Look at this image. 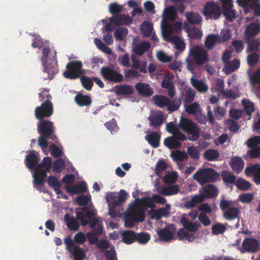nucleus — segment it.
I'll list each match as a JSON object with an SVG mask.
<instances>
[{
	"label": "nucleus",
	"mask_w": 260,
	"mask_h": 260,
	"mask_svg": "<svg viewBox=\"0 0 260 260\" xmlns=\"http://www.w3.org/2000/svg\"><path fill=\"white\" fill-rule=\"evenodd\" d=\"M166 202L165 198L158 194H153L151 198H136L134 203L129 205L130 215L136 221L142 222L146 216L145 212L148 208L154 207V202L162 205Z\"/></svg>",
	"instance_id": "f257e3e1"
},
{
	"label": "nucleus",
	"mask_w": 260,
	"mask_h": 260,
	"mask_svg": "<svg viewBox=\"0 0 260 260\" xmlns=\"http://www.w3.org/2000/svg\"><path fill=\"white\" fill-rule=\"evenodd\" d=\"M41 117H37L35 116L37 119L39 120L37 123V129L40 136L38 138V144L44 151L47 148L49 144V141L56 142L57 137L55 134V127L54 123L48 120L44 119L50 117L51 115L45 116V112H42L41 114Z\"/></svg>",
	"instance_id": "f03ea898"
},
{
	"label": "nucleus",
	"mask_w": 260,
	"mask_h": 260,
	"mask_svg": "<svg viewBox=\"0 0 260 260\" xmlns=\"http://www.w3.org/2000/svg\"><path fill=\"white\" fill-rule=\"evenodd\" d=\"M39 101H44L40 106L36 107L35 115L37 117H41L42 112H45V116L52 115L53 113V105L51 100L52 96L49 93V90L47 88L43 89V91L39 94Z\"/></svg>",
	"instance_id": "7ed1b4c3"
},
{
	"label": "nucleus",
	"mask_w": 260,
	"mask_h": 260,
	"mask_svg": "<svg viewBox=\"0 0 260 260\" xmlns=\"http://www.w3.org/2000/svg\"><path fill=\"white\" fill-rule=\"evenodd\" d=\"M219 177V173L211 168L200 169L192 176L193 179L202 185L215 182Z\"/></svg>",
	"instance_id": "20e7f679"
},
{
	"label": "nucleus",
	"mask_w": 260,
	"mask_h": 260,
	"mask_svg": "<svg viewBox=\"0 0 260 260\" xmlns=\"http://www.w3.org/2000/svg\"><path fill=\"white\" fill-rule=\"evenodd\" d=\"M178 126L189 135L188 140L195 141L199 138L200 129L198 125L190 120L181 117Z\"/></svg>",
	"instance_id": "39448f33"
},
{
	"label": "nucleus",
	"mask_w": 260,
	"mask_h": 260,
	"mask_svg": "<svg viewBox=\"0 0 260 260\" xmlns=\"http://www.w3.org/2000/svg\"><path fill=\"white\" fill-rule=\"evenodd\" d=\"M198 66H203L209 60L207 51L203 47L196 45L190 48L189 54Z\"/></svg>",
	"instance_id": "423d86ee"
},
{
	"label": "nucleus",
	"mask_w": 260,
	"mask_h": 260,
	"mask_svg": "<svg viewBox=\"0 0 260 260\" xmlns=\"http://www.w3.org/2000/svg\"><path fill=\"white\" fill-rule=\"evenodd\" d=\"M82 67V62L80 60H74L68 62L66 66L67 71L63 73V76L72 80L79 78L84 73L81 70Z\"/></svg>",
	"instance_id": "0eeeda50"
},
{
	"label": "nucleus",
	"mask_w": 260,
	"mask_h": 260,
	"mask_svg": "<svg viewBox=\"0 0 260 260\" xmlns=\"http://www.w3.org/2000/svg\"><path fill=\"white\" fill-rule=\"evenodd\" d=\"M203 14L207 19L216 20L220 17L222 11L217 3L214 2H208L204 7Z\"/></svg>",
	"instance_id": "6e6552de"
},
{
	"label": "nucleus",
	"mask_w": 260,
	"mask_h": 260,
	"mask_svg": "<svg viewBox=\"0 0 260 260\" xmlns=\"http://www.w3.org/2000/svg\"><path fill=\"white\" fill-rule=\"evenodd\" d=\"M67 250L74 255L75 260H84L86 257L84 250L78 245H75L71 238L69 236L64 239Z\"/></svg>",
	"instance_id": "1a4fd4ad"
},
{
	"label": "nucleus",
	"mask_w": 260,
	"mask_h": 260,
	"mask_svg": "<svg viewBox=\"0 0 260 260\" xmlns=\"http://www.w3.org/2000/svg\"><path fill=\"white\" fill-rule=\"evenodd\" d=\"M100 72L105 80L113 83H120L123 79L121 74L109 67H102Z\"/></svg>",
	"instance_id": "9d476101"
},
{
	"label": "nucleus",
	"mask_w": 260,
	"mask_h": 260,
	"mask_svg": "<svg viewBox=\"0 0 260 260\" xmlns=\"http://www.w3.org/2000/svg\"><path fill=\"white\" fill-rule=\"evenodd\" d=\"M77 218L80 220L81 225L85 226L89 223L88 220L95 218V209H89L88 207H82L76 211Z\"/></svg>",
	"instance_id": "9b49d317"
},
{
	"label": "nucleus",
	"mask_w": 260,
	"mask_h": 260,
	"mask_svg": "<svg viewBox=\"0 0 260 260\" xmlns=\"http://www.w3.org/2000/svg\"><path fill=\"white\" fill-rule=\"evenodd\" d=\"M128 194L127 192L121 189L119 195H115L114 193H110L106 197L107 202L108 204V207H120L123 205Z\"/></svg>",
	"instance_id": "f8f14e48"
},
{
	"label": "nucleus",
	"mask_w": 260,
	"mask_h": 260,
	"mask_svg": "<svg viewBox=\"0 0 260 260\" xmlns=\"http://www.w3.org/2000/svg\"><path fill=\"white\" fill-rule=\"evenodd\" d=\"M50 59L52 60V62L50 63H47V62L42 63L43 66L44 72L47 73L48 78L51 80L54 78L55 75L58 72L56 51L53 52V55Z\"/></svg>",
	"instance_id": "ddd939ff"
},
{
	"label": "nucleus",
	"mask_w": 260,
	"mask_h": 260,
	"mask_svg": "<svg viewBox=\"0 0 260 260\" xmlns=\"http://www.w3.org/2000/svg\"><path fill=\"white\" fill-rule=\"evenodd\" d=\"M176 229L174 225L170 224L157 231L159 239L163 242H169L174 239Z\"/></svg>",
	"instance_id": "4468645a"
},
{
	"label": "nucleus",
	"mask_w": 260,
	"mask_h": 260,
	"mask_svg": "<svg viewBox=\"0 0 260 260\" xmlns=\"http://www.w3.org/2000/svg\"><path fill=\"white\" fill-rule=\"evenodd\" d=\"M219 190L213 184H208L204 186L201 190V193L199 194L203 199V202L208 199H212L218 196Z\"/></svg>",
	"instance_id": "2eb2a0df"
},
{
	"label": "nucleus",
	"mask_w": 260,
	"mask_h": 260,
	"mask_svg": "<svg viewBox=\"0 0 260 260\" xmlns=\"http://www.w3.org/2000/svg\"><path fill=\"white\" fill-rule=\"evenodd\" d=\"M258 241L255 238H247L244 240L242 244V247L244 251L254 253L257 251L258 248Z\"/></svg>",
	"instance_id": "dca6fc26"
},
{
	"label": "nucleus",
	"mask_w": 260,
	"mask_h": 260,
	"mask_svg": "<svg viewBox=\"0 0 260 260\" xmlns=\"http://www.w3.org/2000/svg\"><path fill=\"white\" fill-rule=\"evenodd\" d=\"M245 174L247 176H253V180L256 185H260V165L255 164L247 167Z\"/></svg>",
	"instance_id": "f3484780"
},
{
	"label": "nucleus",
	"mask_w": 260,
	"mask_h": 260,
	"mask_svg": "<svg viewBox=\"0 0 260 260\" xmlns=\"http://www.w3.org/2000/svg\"><path fill=\"white\" fill-rule=\"evenodd\" d=\"M64 187L66 191L72 195L84 192L87 190L86 184L84 181H81L76 185H65Z\"/></svg>",
	"instance_id": "a211bd4d"
},
{
	"label": "nucleus",
	"mask_w": 260,
	"mask_h": 260,
	"mask_svg": "<svg viewBox=\"0 0 260 260\" xmlns=\"http://www.w3.org/2000/svg\"><path fill=\"white\" fill-rule=\"evenodd\" d=\"M135 87L138 92L143 96H150L154 92L153 89L148 84L139 82L135 85Z\"/></svg>",
	"instance_id": "6ab92c4d"
},
{
	"label": "nucleus",
	"mask_w": 260,
	"mask_h": 260,
	"mask_svg": "<svg viewBox=\"0 0 260 260\" xmlns=\"http://www.w3.org/2000/svg\"><path fill=\"white\" fill-rule=\"evenodd\" d=\"M111 22L117 25H129L132 23L131 17L128 15L121 14L110 18Z\"/></svg>",
	"instance_id": "aec40b11"
},
{
	"label": "nucleus",
	"mask_w": 260,
	"mask_h": 260,
	"mask_svg": "<svg viewBox=\"0 0 260 260\" xmlns=\"http://www.w3.org/2000/svg\"><path fill=\"white\" fill-rule=\"evenodd\" d=\"M35 171V173L33 175V182L35 187H36L37 185H40L43 184L48 172L42 169L38 170V167H36Z\"/></svg>",
	"instance_id": "412c9836"
},
{
	"label": "nucleus",
	"mask_w": 260,
	"mask_h": 260,
	"mask_svg": "<svg viewBox=\"0 0 260 260\" xmlns=\"http://www.w3.org/2000/svg\"><path fill=\"white\" fill-rule=\"evenodd\" d=\"M230 165L236 174H239L242 172L244 168V162L241 157L235 156L230 161Z\"/></svg>",
	"instance_id": "4be33fe9"
},
{
	"label": "nucleus",
	"mask_w": 260,
	"mask_h": 260,
	"mask_svg": "<svg viewBox=\"0 0 260 260\" xmlns=\"http://www.w3.org/2000/svg\"><path fill=\"white\" fill-rule=\"evenodd\" d=\"M145 139L151 146L156 148L159 146L160 135L156 132H152L146 136Z\"/></svg>",
	"instance_id": "5701e85b"
},
{
	"label": "nucleus",
	"mask_w": 260,
	"mask_h": 260,
	"mask_svg": "<svg viewBox=\"0 0 260 260\" xmlns=\"http://www.w3.org/2000/svg\"><path fill=\"white\" fill-rule=\"evenodd\" d=\"M39 158L36 154L30 153L26 156L25 165L30 170L35 169L39 165Z\"/></svg>",
	"instance_id": "b1692460"
},
{
	"label": "nucleus",
	"mask_w": 260,
	"mask_h": 260,
	"mask_svg": "<svg viewBox=\"0 0 260 260\" xmlns=\"http://www.w3.org/2000/svg\"><path fill=\"white\" fill-rule=\"evenodd\" d=\"M185 16L187 22L191 24H199L202 20V16L197 12H187Z\"/></svg>",
	"instance_id": "393cba45"
},
{
	"label": "nucleus",
	"mask_w": 260,
	"mask_h": 260,
	"mask_svg": "<svg viewBox=\"0 0 260 260\" xmlns=\"http://www.w3.org/2000/svg\"><path fill=\"white\" fill-rule=\"evenodd\" d=\"M221 176L226 186H229L230 184H236L237 181L236 176L233 174V173L226 170H223L221 172Z\"/></svg>",
	"instance_id": "a878e982"
},
{
	"label": "nucleus",
	"mask_w": 260,
	"mask_h": 260,
	"mask_svg": "<svg viewBox=\"0 0 260 260\" xmlns=\"http://www.w3.org/2000/svg\"><path fill=\"white\" fill-rule=\"evenodd\" d=\"M164 19L168 21H174L177 17L176 9L174 6H169L163 12Z\"/></svg>",
	"instance_id": "bb28decb"
},
{
	"label": "nucleus",
	"mask_w": 260,
	"mask_h": 260,
	"mask_svg": "<svg viewBox=\"0 0 260 260\" xmlns=\"http://www.w3.org/2000/svg\"><path fill=\"white\" fill-rule=\"evenodd\" d=\"M180 223L182 224L184 229L192 232H196L201 226V224L199 222L189 221L184 217L181 218Z\"/></svg>",
	"instance_id": "cd10ccee"
},
{
	"label": "nucleus",
	"mask_w": 260,
	"mask_h": 260,
	"mask_svg": "<svg viewBox=\"0 0 260 260\" xmlns=\"http://www.w3.org/2000/svg\"><path fill=\"white\" fill-rule=\"evenodd\" d=\"M240 210L236 207H231L223 212V216L228 220H233L239 217Z\"/></svg>",
	"instance_id": "c85d7f7f"
},
{
	"label": "nucleus",
	"mask_w": 260,
	"mask_h": 260,
	"mask_svg": "<svg viewBox=\"0 0 260 260\" xmlns=\"http://www.w3.org/2000/svg\"><path fill=\"white\" fill-rule=\"evenodd\" d=\"M75 101L80 107L89 106L92 103L91 99L89 95H84L81 93H79L75 96Z\"/></svg>",
	"instance_id": "c756f323"
},
{
	"label": "nucleus",
	"mask_w": 260,
	"mask_h": 260,
	"mask_svg": "<svg viewBox=\"0 0 260 260\" xmlns=\"http://www.w3.org/2000/svg\"><path fill=\"white\" fill-rule=\"evenodd\" d=\"M140 30L144 37H149L153 30V24L150 21H145L141 24Z\"/></svg>",
	"instance_id": "7c9ffc66"
},
{
	"label": "nucleus",
	"mask_w": 260,
	"mask_h": 260,
	"mask_svg": "<svg viewBox=\"0 0 260 260\" xmlns=\"http://www.w3.org/2000/svg\"><path fill=\"white\" fill-rule=\"evenodd\" d=\"M64 219L67 222L68 228L73 231H77L79 230L80 225L78 221L73 216H70L68 214L64 216Z\"/></svg>",
	"instance_id": "2f4dec72"
},
{
	"label": "nucleus",
	"mask_w": 260,
	"mask_h": 260,
	"mask_svg": "<svg viewBox=\"0 0 260 260\" xmlns=\"http://www.w3.org/2000/svg\"><path fill=\"white\" fill-rule=\"evenodd\" d=\"M88 221L89 226L92 229V231L99 236L101 235L103 232V226L100 223L99 219L95 217L88 220Z\"/></svg>",
	"instance_id": "473e14b6"
},
{
	"label": "nucleus",
	"mask_w": 260,
	"mask_h": 260,
	"mask_svg": "<svg viewBox=\"0 0 260 260\" xmlns=\"http://www.w3.org/2000/svg\"><path fill=\"white\" fill-rule=\"evenodd\" d=\"M150 47V43L149 42H142L136 45L133 49L134 53L137 55H142Z\"/></svg>",
	"instance_id": "72a5a7b5"
},
{
	"label": "nucleus",
	"mask_w": 260,
	"mask_h": 260,
	"mask_svg": "<svg viewBox=\"0 0 260 260\" xmlns=\"http://www.w3.org/2000/svg\"><path fill=\"white\" fill-rule=\"evenodd\" d=\"M153 101L156 106L160 108H162L167 106V105L169 104L170 99L165 95H155L153 98Z\"/></svg>",
	"instance_id": "f704fd0d"
},
{
	"label": "nucleus",
	"mask_w": 260,
	"mask_h": 260,
	"mask_svg": "<svg viewBox=\"0 0 260 260\" xmlns=\"http://www.w3.org/2000/svg\"><path fill=\"white\" fill-rule=\"evenodd\" d=\"M136 233L133 231L126 230L122 233L123 242L127 244H131L136 241Z\"/></svg>",
	"instance_id": "c9c22d12"
},
{
	"label": "nucleus",
	"mask_w": 260,
	"mask_h": 260,
	"mask_svg": "<svg viewBox=\"0 0 260 260\" xmlns=\"http://www.w3.org/2000/svg\"><path fill=\"white\" fill-rule=\"evenodd\" d=\"M217 43H221L220 37L215 34H211L207 37L205 45L208 49H211Z\"/></svg>",
	"instance_id": "e433bc0d"
},
{
	"label": "nucleus",
	"mask_w": 260,
	"mask_h": 260,
	"mask_svg": "<svg viewBox=\"0 0 260 260\" xmlns=\"http://www.w3.org/2000/svg\"><path fill=\"white\" fill-rule=\"evenodd\" d=\"M260 32V24L256 23H251L246 27L245 34L246 36L253 37Z\"/></svg>",
	"instance_id": "4c0bfd02"
},
{
	"label": "nucleus",
	"mask_w": 260,
	"mask_h": 260,
	"mask_svg": "<svg viewBox=\"0 0 260 260\" xmlns=\"http://www.w3.org/2000/svg\"><path fill=\"white\" fill-rule=\"evenodd\" d=\"M134 90L133 87L128 85L117 86L116 89V93L120 95H131L133 94Z\"/></svg>",
	"instance_id": "58836bf2"
},
{
	"label": "nucleus",
	"mask_w": 260,
	"mask_h": 260,
	"mask_svg": "<svg viewBox=\"0 0 260 260\" xmlns=\"http://www.w3.org/2000/svg\"><path fill=\"white\" fill-rule=\"evenodd\" d=\"M191 83L192 86L201 92H206L208 89V86L202 81L193 77L191 78Z\"/></svg>",
	"instance_id": "ea45409f"
},
{
	"label": "nucleus",
	"mask_w": 260,
	"mask_h": 260,
	"mask_svg": "<svg viewBox=\"0 0 260 260\" xmlns=\"http://www.w3.org/2000/svg\"><path fill=\"white\" fill-rule=\"evenodd\" d=\"M177 234L178 239L180 240H186L190 242L193 241L196 239V236L193 234L189 233L184 229H179Z\"/></svg>",
	"instance_id": "a19ab883"
},
{
	"label": "nucleus",
	"mask_w": 260,
	"mask_h": 260,
	"mask_svg": "<svg viewBox=\"0 0 260 260\" xmlns=\"http://www.w3.org/2000/svg\"><path fill=\"white\" fill-rule=\"evenodd\" d=\"M164 143L165 146L169 149L179 148L181 146V143L177 141L173 136L166 138Z\"/></svg>",
	"instance_id": "79ce46f5"
},
{
	"label": "nucleus",
	"mask_w": 260,
	"mask_h": 260,
	"mask_svg": "<svg viewBox=\"0 0 260 260\" xmlns=\"http://www.w3.org/2000/svg\"><path fill=\"white\" fill-rule=\"evenodd\" d=\"M203 202V199L201 196L199 194L193 196L190 200L184 202V206L187 209L194 208L197 204Z\"/></svg>",
	"instance_id": "37998d69"
},
{
	"label": "nucleus",
	"mask_w": 260,
	"mask_h": 260,
	"mask_svg": "<svg viewBox=\"0 0 260 260\" xmlns=\"http://www.w3.org/2000/svg\"><path fill=\"white\" fill-rule=\"evenodd\" d=\"M150 125L154 128L159 127L164 122V116L162 115L150 116L148 117Z\"/></svg>",
	"instance_id": "c03bdc74"
},
{
	"label": "nucleus",
	"mask_w": 260,
	"mask_h": 260,
	"mask_svg": "<svg viewBox=\"0 0 260 260\" xmlns=\"http://www.w3.org/2000/svg\"><path fill=\"white\" fill-rule=\"evenodd\" d=\"M240 64V62L237 59H234L233 60L229 61L224 66L226 73L228 74L233 72L239 68Z\"/></svg>",
	"instance_id": "a18cd8bd"
},
{
	"label": "nucleus",
	"mask_w": 260,
	"mask_h": 260,
	"mask_svg": "<svg viewBox=\"0 0 260 260\" xmlns=\"http://www.w3.org/2000/svg\"><path fill=\"white\" fill-rule=\"evenodd\" d=\"M233 6H229L227 7L222 8L224 16L229 21H232L234 19L236 18V12L233 9Z\"/></svg>",
	"instance_id": "49530a36"
},
{
	"label": "nucleus",
	"mask_w": 260,
	"mask_h": 260,
	"mask_svg": "<svg viewBox=\"0 0 260 260\" xmlns=\"http://www.w3.org/2000/svg\"><path fill=\"white\" fill-rule=\"evenodd\" d=\"M171 156L174 160L177 161H183L188 158V155L185 152L179 150L172 152Z\"/></svg>",
	"instance_id": "de8ad7c7"
},
{
	"label": "nucleus",
	"mask_w": 260,
	"mask_h": 260,
	"mask_svg": "<svg viewBox=\"0 0 260 260\" xmlns=\"http://www.w3.org/2000/svg\"><path fill=\"white\" fill-rule=\"evenodd\" d=\"M247 52L258 50L260 47V39H252L247 41Z\"/></svg>",
	"instance_id": "09e8293b"
},
{
	"label": "nucleus",
	"mask_w": 260,
	"mask_h": 260,
	"mask_svg": "<svg viewBox=\"0 0 260 260\" xmlns=\"http://www.w3.org/2000/svg\"><path fill=\"white\" fill-rule=\"evenodd\" d=\"M204 156L205 159L207 160L214 161L219 157L220 154L217 150L214 149H208L205 152Z\"/></svg>",
	"instance_id": "8fccbe9b"
},
{
	"label": "nucleus",
	"mask_w": 260,
	"mask_h": 260,
	"mask_svg": "<svg viewBox=\"0 0 260 260\" xmlns=\"http://www.w3.org/2000/svg\"><path fill=\"white\" fill-rule=\"evenodd\" d=\"M179 188L177 185L165 186L161 188V193L164 196H168L177 193Z\"/></svg>",
	"instance_id": "3c124183"
},
{
	"label": "nucleus",
	"mask_w": 260,
	"mask_h": 260,
	"mask_svg": "<svg viewBox=\"0 0 260 260\" xmlns=\"http://www.w3.org/2000/svg\"><path fill=\"white\" fill-rule=\"evenodd\" d=\"M169 103L167 107L168 110L171 113L177 110L179 108L181 105V98L178 99L175 98L172 101L170 99Z\"/></svg>",
	"instance_id": "603ef678"
},
{
	"label": "nucleus",
	"mask_w": 260,
	"mask_h": 260,
	"mask_svg": "<svg viewBox=\"0 0 260 260\" xmlns=\"http://www.w3.org/2000/svg\"><path fill=\"white\" fill-rule=\"evenodd\" d=\"M38 170L43 169L47 172H49L51 168V159L50 157H45L41 163L37 165Z\"/></svg>",
	"instance_id": "864d4df0"
},
{
	"label": "nucleus",
	"mask_w": 260,
	"mask_h": 260,
	"mask_svg": "<svg viewBox=\"0 0 260 260\" xmlns=\"http://www.w3.org/2000/svg\"><path fill=\"white\" fill-rule=\"evenodd\" d=\"M236 185L238 188L241 190H247L251 186V184L248 181L242 178H238L236 182Z\"/></svg>",
	"instance_id": "5fc2aeb1"
},
{
	"label": "nucleus",
	"mask_w": 260,
	"mask_h": 260,
	"mask_svg": "<svg viewBox=\"0 0 260 260\" xmlns=\"http://www.w3.org/2000/svg\"><path fill=\"white\" fill-rule=\"evenodd\" d=\"M65 167L64 161L62 159L55 160L53 163L52 171L57 173H60Z\"/></svg>",
	"instance_id": "6e6d98bb"
},
{
	"label": "nucleus",
	"mask_w": 260,
	"mask_h": 260,
	"mask_svg": "<svg viewBox=\"0 0 260 260\" xmlns=\"http://www.w3.org/2000/svg\"><path fill=\"white\" fill-rule=\"evenodd\" d=\"M245 144L250 149L258 147V145L260 144V136H255L251 137L247 140Z\"/></svg>",
	"instance_id": "4d7b16f0"
},
{
	"label": "nucleus",
	"mask_w": 260,
	"mask_h": 260,
	"mask_svg": "<svg viewBox=\"0 0 260 260\" xmlns=\"http://www.w3.org/2000/svg\"><path fill=\"white\" fill-rule=\"evenodd\" d=\"M83 87L87 90H91L93 85L92 78L83 76L80 78Z\"/></svg>",
	"instance_id": "13d9d810"
},
{
	"label": "nucleus",
	"mask_w": 260,
	"mask_h": 260,
	"mask_svg": "<svg viewBox=\"0 0 260 260\" xmlns=\"http://www.w3.org/2000/svg\"><path fill=\"white\" fill-rule=\"evenodd\" d=\"M242 104L244 106L245 111L248 115H251L254 111V104L249 100L244 99L242 101Z\"/></svg>",
	"instance_id": "bf43d9fd"
},
{
	"label": "nucleus",
	"mask_w": 260,
	"mask_h": 260,
	"mask_svg": "<svg viewBox=\"0 0 260 260\" xmlns=\"http://www.w3.org/2000/svg\"><path fill=\"white\" fill-rule=\"evenodd\" d=\"M128 34V29L125 27H119L114 33V36L117 40H122Z\"/></svg>",
	"instance_id": "052dcab7"
},
{
	"label": "nucleus",
	"mask_w": 260,
	"mask_h": 260,
	"mask_svg": "<svg viewBox=\"0 0 260 260\" xmlns=\"http://www.w3.org/2000/svg\"><path fill=\"white\" fill-rule=\"evenodd\" d=\"M178 176L176 172H171L166 175L163 179L166 184L174 183L177 180Z\"/></svg>",
	"instance_id": "680f3d73"
},
{
	"label": "nucleus",
	"mask_w": 260,
	"mask_h": 260,
	"mask_svg": "<svg viewBox=\"0 0 260 260\" xmlns=\"http://www.w3.org/2000/svg\"><path fill=\"white\" fill-rule=\"evenodd\" d=\"M136 241L141 244H146L150 239L149 234L145 233L136 234Z\"/></svg>",
	"instance_id": "e2e57ef3"
},
{
	"label": "nucleus",
	"mask_w": 260,
	"mask_h": 260,
	"mask_svg": "<svg viewBox=\"0 0 260 260\" xmlns=\"http://www.w3.org/2000/svg\"><path fill=\"white\" fill-rule=\"evenodd\" d=\"M226 230V227L221 223H216L212 227V233L214 235L223 234Z\"/></svg>",
	"instance_id": "0e129e2a"
},
{
	"label": "nucleus",
	"mask_w": 260,
	"mask_h": 260,
	"mask_svg": "<svg viewBox=\"0 0 260 260\" xmlns=\"http://www.w3.org/2000/svg\"><path fill=\"white\" fill-rule=\"evenodd\" d=\"M172 40L174 43L175 48L178 50L182 51L185 48V44L184 42L181 40L177 36H174L172 37Z\"/></svg>",
	"instance_id": "69168bd1"
},
{
	"label": "nucleus",
	"mask_w": 260,
	"mask_h": 260,
	"mask_svg": "<svg viewBox=\"0 0 260 260\" xmlns=\"http://www.w3.org/2000/svg\"><path fill=\"white\" fill-rule=\"evenodd\" d=\"M91 200L90 195H81L76 198V202L79 206H86Z\"/></svg>",
	"instance_id": "338daca9"
},
{
	"label": "nucleus",
	"mask_w": 260,
	"mask_h": 260,
	"mask_svg": "<svg viewBox=\"0 0 260 260\" xmlns=\"http://www.w3.org/2000/svg\"><path fill=\"white\" fill-rule=\"evenodd\" d=\"M50 151L52 156L55 158H58L62 155V150L55 144H52L50 146Z\"/></svg>",
	"instance_id": "774afa93"
}]
</instances>
